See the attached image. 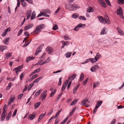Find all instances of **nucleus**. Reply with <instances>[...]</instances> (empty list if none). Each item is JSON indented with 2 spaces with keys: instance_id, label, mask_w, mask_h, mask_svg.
Segmentation results:
<instances>
[{
  "instance_id": "f257e3e1",
  "label": "nucleus",
  "mask_w": 124,
  "mask_h": 124,
  "mask_svg": "<svg viewBox=\"0 0 124 124\" xmlns=\"http://www.w3.org/2000/svg\"><path fill=\"white\" fill-rule=\"evenodd\" d=\"M45 27V25L43 24H41L37 26L36 28L31 33L32 34L35 36L41 32V30L44 28Z\"/></svg>"
},
{
  "instance_id": "f03ea898",
  "label": "nucleus",
  "mask_w": 124,
  "mask_h": 124,
  "mask_svg": "<svg viewBox=\"0 0 124 124\" xmlns=\"http://www.w3.org/2000/svg\"><path fill=\"white\" fill-rule=\"evenodd\" d=\"M98 18L100 22L103 24H105L106 23L109 24L110 23V21L106 15H105L104 19L101 16H98Z\"/></svg>"
},
{
  "instance_id": "7ed1b4c3",
  "label": "nucleus",
  "mask_w": 124,
  "mask_h": 124,
  "mask_svg": "<svg viewBox=\"0 0 124 124\" xmlns=\"http://www.w3.org/2000/svg\"><path fill=\"white\" fill-rule=\"evenodd\" d=\"M68 9L70 11H73L77 8H79V7L75 4H68L66 5Z\"/></svg>"
},
{
  "instance_id": "20e7f679",
  "label": "nucleus",
  "mask_w": 124,
  "mask_h": 124,
  "mask_svg": "<svg viewBox=\"0 0 124 124\" xmlns=\"http://www.w3.org/2000/svg\"><path fill=\"white\" fill-rule=\"evenodd\" d=\"M85 24L79 23L77 25L75 28L73 29V30L77 31L79 30L81 27H83V26L85 27Z\"/></svg>"
},
{
  "instance_id": "39448f33",
  "label": "nucleus",
  "mask_w": 124,
  "mask_h": 124,
  "mask_svg": "<svg viewBox=\"0 0 124 124\" xmlns=\"http://www.w3.org/2000/svg\"><path fill=\"white\" fill-rule=\"evenodd\" d=\"M46 51L49 54H52L54 52L53 48L50 46H48L46 48Z\"/></svg>"
},
{
  "instance_id": "423d86ee",
  "label": "nucleus",
  "mask_w": 124,
  "mask_h": 124,
  "mask_svg": "<svg viewBox=\"0 0 124 124\" xmlns=\"http://www.w3.org/2000/svg\"><path fill=\"white\" fill-rule=\"evenodd\" d=\"M33 26V25L31 23H29L26 25L24 28V30L26 31L31 28Z\"/></svg>"
},
{
  "instance_id": "0eeeda50",
  "label": "nucleus",
  "mask_w": 124,
  "mask_h": 124,
  "mask_svg": "<svg viewBox=\"0 0 124 124\" xmlns=\"http://www.w3.org/2000/svg\"><path fill=\"white\" fill-rule=\"evenodd\" d=\"M99 68V67L97 65H95L92 67L91 69V70L92 72H95Z\"/></svg>"
},
{
  "instance_id": "6e6552de",
  "label": "nucleus",
  "mask_w": 124,
  "mask_h": 124,
  "mask_svg": "<svg viewBox=\"0 0 124 124\" xmlns=\"http://www.w3.org/2000/svg\"><path fill=\"white\" fill-rule=\"evenodd\" d=\"M46 91H45L43 92V93L41 94V96L40 97V98H42V101H43L45 99L46 95Z\"/></svg>"
},
{
  "instance_id": "1a4fd4ad",
  "label": "nucleus",
  "mask_w": 124,
  "mask_h": 124,
  "mask_svg": "<svg viewBox=\"0 0 124 124\" xmlns=\"http://www.w3.org/2000/svg\"><path fill=\"white\" fill-rule=\"evenodd\" d=\"M43 45L44 44H42L40 45L39 47L37 49L35 54L36 55H37L41 52L42 49V47H43Z\"/></svg>"
},
{
  "instance_id": "9d476101",
  "label": "nucleus",
  "mask_w": 124,
  "mask_h": 124,
  "mask_svg": "<svg viewBox=\"0 0 124 124\" xmlns=\"http://www.w3.org/2000/svg\"><path fill=\"white\" fill-rule=\"evenodd\" d=\"M98 2L100 3L101 5L104 7H106L107 6L106 4L102 0H98Z\"/></svg>"
},
{
  "instance_id": "9b49d317",
  "label": "nucleus",
  "mask_w": 124,
  "mask_h": 124,
  "mask_svg": "<svg viewBox=\"0 0 124 124\" xmlns=\"http://www.w3.org/2000/svg\"><path fill=\"white\" fill-rule=\"evenodd\" d=\"M119 8L118 9L117 13L118 15L121 16L122 15L123 12L120 6L119 7Z\"/></svg>"
},
{
  "instance_id": "f8f14e48",
  "label": "nucleus",
  "mask_w": 124,
  "mask_h": 124,
  "mask_svg": "<svg viewBox=\"0 0 124 124\" xmlns=\"http://www.w3.org/2000/svg\"><path fill=\"white\" fill-rule=\"evenodd\" d=\"M27 13L26 15L27 16V19L28 20L29 18L31 16V11L30 10H29L27 11Z\"/></svg>"
},
{
  "instance_id": "ddd939ff",
  "label": "nucleus",
  "mask_w": 124,
  "mask_h": 124,
  "mask_svg": "<svg viewBox=\"0 0 124 124\" xmlns=\"http://www.w3.org/2000/svg\"><path fill=\"white\" fill-rule=\"evenodd\" d=\"M9 39H10L9 38H7L5 39H4L3 40V42L5 44L8 45V43H9Z\"/></svg>"
},
{
  "instance_id": "4468645a",
  "label": "nucleus",
  "mask_w": 124,
  "mask_h": 124,
  "mask_svg": "<svg viewBox=\"0 0 124 124\" xmlns=\"http://www.w3.org/2000/svg\"><path fill=\"white\" fill-rule=\"evenodd\" d=\"M35 114L34 113H33L32 115L31 114H30L28 117V119L31 120H33L35 117Z\"/></svg>"
},
{
  "instance_id": "2eb2a0df",
  "label": "nucleus",
  "mask_w": 124,
  "mask_h": 124,
  "mask_svg": "<svg viewBox=\"0 0 124 124\" xmlns=\"http://www.w3.org/2000/svg\"><path fill=\"white\" fill-rule=\"evenodd\" d=\"M9 29V31H10L11 29L10 27H9L4 31L3 33L2 34V36H4L6 35L8 31V29Z\"/></svg>"
},
{
  "instance_id": "dca6fc26",
  "label": "nucleus",
  "mask_w": 124,
  "mask_h": 124,
  "mask_svg": "<svg viewBox=\"0 0 124 124\" xmlns=\"http://www.w3.org/2000/svg\"><path fill=\"white\" fill-rule=\"evenodd\" d=\"M7 46H4L2 45L0 46V51L2 52L7 48Z\"/></svg>"
},
{
  "instance_id": "f3484780",
  "label": "nucleus",
  "mask_w": 124,
  "mask_h": 124,
  "mask_svg": "<svg viewBox=\"0 0 124 124\" xmlns=\"http://www.w3.org/2000/svg\"><path fill=\"white\" fill-rule=\"evenodd\" d=\"M117 29L120 35H124V33L123 31L120 28L118 27L117 28Z\"/></svg>"
},
{
  "instance_id": "a211bd4d",
  "label": "nucleus",
  "mask_w": 124,
  "mask_h": 124,
  "mask_svg": "<svg viewBox=\"0 0 124 124\" xmlns=\"http://www.w3.org/2000/svg\"><path fill=\"white\" fill-rule=\"evenodd\" d=\"M106 28L105 27H104L101 30L100 34L102 35L106 34Z\"/></svg>"
},
{
  "instance_id": "6ab92c4d",
  "label": "nucleus",
  "mask_w": 124,
  "mask_h": 124,
  "mask_svg": "<svg viewBox=\"0 0 124 124\" xmlns=\"http://www.w3.org/2000/svg\"><path fill=\"white\" fill-rule=\"evenodd\" d=\"M101 55L100 54V53H98L95 56V58H96L98 61V60L101 58Z\"/></svg>"
},
{
  "instance_id": "aec40b11",
  "label": "nucleus",
  "mask_w": 124,
  "mask_h": 124,
  "mask_svg": "<svg viewBox=\"0 0 124 124\" xmlns=\"http://www.w3.org/2000/svg\"><path fill=\"white\" fill-rule=\"evenodd\" d=\"M41 103L40 102H38L35 103L34 105V108L36 109L37 108L40 104Z\"/></svg>"
},
{
  "instance_id": "412c9836",
  "label": "nucleus",
  "mask_w": 124,
  "mask_h": 124,
  "mask_svg": "<svg viewBox=\"0 0 124 124\" xmlns=\"http://www.w3.org/2000/svg\"><path fill=\"white\" fill-rule=\"evenodd\" d=\"M36 16V13L34 11L32 13L31 16V20H32L35 18Z\"/></svg>"
},
{
  "instance_id": "4be33fe9",
  "label": "nucleus",
  "mask_w": 124,
  "mask_h": 124,
  "mask_svg": "<svg viewBox=\"0 0 124 124\" xmlns=\"http://www.w3.org/2000/svg\"><path fill=\"white\" fill-rule=\"evenodd\" d=\"M35 57H27L26 60V61L27 62L31 60H32L34 59Z\"/></svg>"
},
{
  "instance_id": "5701e85b",
  "label": "nucleus",
  "mask_w": 124,
  "mask_h": 124,
  "mask_svg": "<svg viewBox=\"0 0 124 124\" xmlns=\"http://www.w3.org/2000/svg\"><path fill=\"white\" fill-rule=\"evenodd\" d=\"M79 86V84L78 85L75 87L73 91V93L74 94L76 93L77 90Z\"/></svg>"
},
{
  "instance_id": "b1692460",
  "label": "nucleus",
  "mask_w": 124,
  "mask_h": 124,
  "mask_svg": "<svg viewBox=\"0 0 124 124\" xmlns=\"http://www.w3.org/2000/svg\"><path fill=\"white\" fill-rule=\"evenodd\" d=\"M90 61L92 63H94L97 61V59L95 57L94 58H90Z\"/></svg>"
},
{
  "instance_id": "393cba45",
  "label": "nucleus",
  "mask_w": 124,
  "mask_h": 124,
  "mask_svg": "<svg viewBox=\"0 0 124 124\" xmlns=\"http://www.w3.org/2000/svg\"><path fill=\"white\" fill-rule=\"evenodd\" d=\"M102 103V101H98L96 104L95 107H97L98 108L101 105Z\"/></svg>"
},
{
  "instance_id": "a878e982",
  "label": "nucleus",
  "mask_w": 124,
  "mask_h": 124,
  "mask_svg": "<svg viewBox=\"0 0 124 124\" xmlns=\"http://www.w3.org/2000/svg\"><path fill=\"white\" fill-rule=\"evenodd\" d=\"M11 115V112L10 111L6 117V120L7 121H8L10 118Z\"/></svg>"
},
{
  "instance_id": "bb28decb",
  "label": "nucleus",
  "mask_w": 124,
  "mask_h": 124,
  "mask_svg": "<svg viewBox=\"0 0 124 124\" xmlns=\"http://www.w3.org/2000/svg\"><path fill=\"white\" fill-rule=\"evenodd\" d=\"M93 88H95L96 87L98 86L99 84V82H97L93 83Z\"/></svg>"
},
{
  "instance_id": "cd10ccee",
  "label": "nucleus",
  "mask_w": 124,
  "mask_h": 124,
  "mask_svg": "<svg viewBox=\"0 0 124 124\" xmlns=\"http://www.w3.org/2000/svg\"><path fill=\"white\" fill-rule=\"evenodd\" d=\"M88 100V99L87 98L84 100L82 102V105H85Z\"/></svg>"
},
{
  "instance_id": "c85d7f7f",
  "label": "nucleus",
  "mask_w": 124,
  "mask_h": 124,
  "mask_svg": "<svg viewBox=\"0 0 124 124\" xmlns=\"http://www.w3.org/2000/svg\"><path fill=\"white\" fill-rule=\"evenodd\" d=\"M72 54L71 52L67 53L65 54L67 58H69L71 56Z\"/></svg>"
},
{
  "instance_id": "c756f323",
  "label": "nucleus",
  "mask_w": 124,
  "mask_h": 124,
  "mask_svg": "<svg viewBox=\"0 0 124 124\" xmlns=\"http://www.w3.org/2000/svg\"><path fill=\"white\" fill-rule=\"evenodd\" d=\"M6 115L4 114H2L1 118V120L2 121H4L6 116Z\"/></svg>"
},
{
  "instance_id": "7c9ffc66",
  "label": "nucleus",
  "mask_w": 124,
  "mask_h": 124,
  "mask_svg": "<svg viewBox=\"0 0 124 124\" xmlns=\"http://www.w3.org/2000/svg\"><path fill=\"white\" fill-rule=\"evenodd\" d=\"M78 14L76 13H74L72 15V17L73 18L76 19L78 17Z\"/></svg>"
},
{
  "instance_id": "2f4dec72",
  "label": "nucleus",
  "mask_w": 124,
  "mask_h": 124,
  "mask_svg": "<svg viewBox=\"0 0 124 124\" xmlns=\"http://www.w3.org/2000/svg\"><path fill=\"white\" fill-rule=\"evenodd\" d=\"M117 2L118 4L122 5L124 4V0H118Z\"/></svg>"
},
{
  "instance_id": "473e14b6",
  "label": "nucleus",
  "mask_w": 124,
  "mask_h": 124,
  "mask_svg": "<svg viewBox=\"0 0 124 124\" xmlns=\"http://www.w3.org/2000/svg\"><path fill=\"white\" fill-rule=\"evenodd\" d=\"M20 1L22 3V5L23 6L25 7L26 6V3L24 1V0H20Z\"/></svg>"
},
{
  "instance_id": "72a5a7b5",
  "label": "nucleus",
  "mask_w": 124,
  "mask_h": 124,
  "mask_svg": "<svg viewBox=\"0 0 124 124\" xmlns=\"http://www.w3.org/2000/svg\"><path fill=\"white\" fill-rule=\"evenodd\" d=\"M38 74H36L35 75H33L32 78H31L30 79V81H31L33 79L35 78H36L38 77Z\"/></svg>"
},
{
  "instance_id": "f704fd0d",
  "label": "nucleus",
  "mask_w": 124,
  "mask_h": 124,
  "mask_svg": "<svg viewBox=\"0 0 124 124\" xmlns=\"http://www.w3.org/2000/svg\"><path fill=\"white\" fill-rule=\"evenodd\" d=\"M76 74H73L70 77L71 79V80L72 82V81L76 77Z\"/></svg>"
},
{
  "instance_id": "c9c22d12",
  "label": "nucleus",
  "mask_w": 124,
  "mask_h": 124,
  "mask_svg": "<svg viewBox=\"0 0 124 124\" xmlns=\"http://www.w3.org/2000/svg\"><path fill=\"white\" fill-rule=\"evenodd\" d=\"M43 13L44 14H49L50 13V12L49 10L48 9H45L43 11Z\"/></svg>"
},
{
  "instance_id": "e433bc0d",
  "label": "nucleus",
  "mask_w": 124,
  "mask_h": 124,
  "mask_svg": "<svg viewBox=\"0 0 124 124\" xmlns=\"http://www.w3.org/2000/svg\"><path fill=\"white\" fill-rule=\"evenodd\" d=\"M68 117L69 116H68L66 118L63 120L61 122V124H64L66 122V121L68 119Z\"/></svg>"
},
{
  "instance_id": "4c0bfd02",
  "label": "nucleus",
  "mask_w": 124,
  "mask_h": 124,
  "mask_svg": "<svg viewBox=\"0 0 124 124\" xmlns=\"http://www.w3.org/2000/svg\"><path fill=\"white\" fill-rule=\"evenodd\" d=\"M42 91V90H41V89L39 90H38L36 92L35 95H36L37 96L39 95V94L40 92Z\"/></svg>"
},
{
  "instance_id": "58836bf2",
  "label": "nucleus",
  "mask_w": 124,
  "mask_h": 124,
  "mask_svg": "<svg viewBox=\"0 0 124 124\" xmlns=\"http://www.w3.org/2000/svg\"><path fill=\"white\" fill-rule=\"evenodd\" d=\"M15 70L16 71V74L18 75V72L19 71H20V70L19 69L17 68H15L14 70Z\"/></svg>"
},
{
  "instance_id": "ea45409f",
  "label": "nucleus",
  "mask_w": 124,
  "mask_h": 124,
  "mask_svg": "<svg viewBox=\"0 0 124 124\" xmlns=\"http://www.w3.org/2000/svg\"><path fill=\"white\" fill-rule=\"evenodd\" d=\"M84 74L83 73H82L81 75V76L80 78L79 81H82L84 78Z\"/></svg>"
},
{
  "instance_id": "a19ab883",
  "label": "nucleus",
  "mask_w": 124,
  "mask_h": 124,
  "mask_svg": "<svg viewBox=\"0 0 124 124\" xmlns=\"http://www.w3.org/2000/svg\"><path fill=\"white\" fill-rule=\"evenodd\" d=\"M58 29L57 25L56 24H55L53 27V29L54 30H55Z\"/></svg>"
},
{
  "instance_id": "79ce46f5",
  "label": "nucleus",
  "mask_w": 124,
  "mask_h": 124,
  "mask_svg": "<svg viewBox=\"0 0 124 124\" xmlns=\"http://www.w3.org/2000/svg\"><path fill=\"white\" fill-rule=\"evenodd\" d=\"M87 11L88 12H90L93 11L92 8L91 7H90L87 9Z\"/></svg>"
},
{
  "instance_id": "37998d69",
  "label": "nucleus",
  "mask_w": 124,
  "mask_h": 124,
  "mask_svg": "<svg viewBox=\"0 0 124 124\" xmlns=\"http://www.w3.org/2000/svg\"><path fill=\"white\" fill-rule=\"evenodd\" d=\"M67 86L66 85L63 84V85L62 86V92L64 90Z\"/></svg>"
},
{
  "instance_id": "c03bdc74",
  "label": "nucleus",
  "mask_w": 124,
  "mask_h": 124,
  "mask_svg": "<svg viewBox=\"0 0 124 124\" xmlns=\"http://www.w3.org/2000/svg\"><path fill=\"white\" fill-rule=\"evenodd\" d=\"M78 100H74L71 103V105H73L76 104V103L77 102Z\"/></svg>"
},
{
  "instance_id": "a18cd8bd",
  "label": "nucleus",
  "mask_w": 124,
  "mask_h": 124,
  "mask_svg": "<svg viewBox=\"0 0 124 124\" xmlns=\"http://www.w3.org/2000/svg\"><path fill=\"white\" fill-rule=\"evenodd\" d=\"M79 19L80 20H85L86 19L85 16H81L79 17Z\"/></svg>"
},
{
  "instance_id": "49530a36",
  "label": "nucleus",
  "mask_w": 124,
  "mask_h": 124,
  "mask_svg": "<svg viewBox=\"0 0 124 124\" xmlns=\"http://www.w3.org/2000/svg\"><path fill=\"white\" fill-rule=\"evenodd\" d=\"M33 85L34 84L33 83H32L30 84L28 87V91H29L30 90L31 88L33 86Z\"/></svg>"
},
{
  "instance_id": "de8ad7c7",
  "label": "nucleus",
  "mask_w": 124,
  "mask_h": 124,
  "mask_svg": "<svg viewBox=\"0 0 124 124\" xmlns=\"http://www.w3.org/2000/svg\"><path fill=\"white\" fill-rule=\"evenodd\" d=\"M40 69H36L33 72H32V74H35L36 73H38L39 72Z\"/></svg>"
},
{
  "instance_id": "09e8293b",
  "label": "nucleus",
  "mask_w": 124,
  "mask_h": 124,
  "mask_svg": "<svg viewBox=\"0 0 124 124\" xmlns=\"http://www.w3.org/2000/svg\"><path fill=\"white\" fill-rule=\"evenodd\" d=\"M20 2L19 1V0L18 1V2L17 3V5L16 7L15 8V11L16 12L17 8L18 7H19L20 6Z\"/></svg>"
},
{
  "instance_id": "8fccbe9b",
  "label": "nucleus",
  "mask_w": 124,
  "mask_h": 124,
  "mask_svg": "<svg viewBox=\"0 0 124 124\" xmlns=\"http://www.w3.org/2000/svg\"><path fill=\"white\" fill-rule=\"evenodd\" d=\"M62 93H62H60V94L57 96V98L56 99L55 102H57L58 101L59 99L60 98V97Z\"/></svg>"
},
{
  "instance_id": "3c124183",
  "label": "nucleus",
  "mask_w": 124,
  "mask_h": 124,
  "mask_svg": "<svg viewBox=\"0 0 124 124\" xmlns=\"http://www.w3.org/2000/svg\"><path fill=\"white\" fill-rule=\"evenodd\" d=\"M56 90H55L52 91L51 92L50 94V96L51 97H52L55 93L56 92Z\"/></svg>"
},
{
  "instance_id": "603ef678",
  "label": "nucleus",
  "mask_w": 124,
  "mask_h": 124,
  "mask_svg": "<svg viewBox=\"0 0 124 124\" xmlns=\"http://www.w3.org/2000/svg\"><path fill=\"white\" fill-rule=\"evenodd\" d=\"M11 55V53H7L6 54V57L7 58H8L10 57Z\"/></svg>"
},
{
  "instance_id": "864d4df0",
  "label": "nucleus",
  "mask_w": 124,
  "mask_h": 124,
  "mask_svg": "<svg viewBox=\"0 0 124 124\" xmlns=\"http://www.w3.org/2000/svg\"><path fill=\"white\" fill-rule=\"evenodd\" d=\"M107 4L109 6H111V5L109 0H105Z\"/></svg>"
},
{
  "instance_id": "5fc2aeb1",
  "label": "nucleus",
  "mask_w": 124,
  "mask_h": 124,
  "mask_svg": "<svg viewBox=\"0 0 124 124\" xmlns=\"http://www.w3.org/2000/svg\"><path fill=\"white\" fill-rule=\"evenodd\" d=\"M88 79V78H87L86 79H85L84 81L83 82V84L84 85H85L86 83L87 82Z\"/></svg>"
},
{
  "instance_id": "6e6d98bb",
  "label": "nucleus",
  "mask_w": 124,
  "mask_h": 124,
  "mask_svg": "<svg viewBox=\"0 0 124 124\" xmlns=\"http://www.w3.org/2000/svg\"><path fill=\"white\" fill-rule=\"evenodd\" d=\"M23 30L22 29L20 30L18 33H17V36H19L22 33Z\"/></svg>"
},
{
  "instance_id": "4d7b16f0",
  "label": "nucleus",
  "mask_w": 124,
  "mask_h": 124,
  "mask_svg": "<svg viewBox=\"0 0 124 124\" xmlns=\"http://www.w3.org/2000/svg\"><path fill=\"white\" fill-rule=\"evenodd\" d=\"M46 113V112H45L44 114H42L40 115L39 116V119L40 118L41 119L44 116V115Z\"/></svg>"
},
{
  "instance_id": "13d9d810",
  "label": "nucleus",
  "mask_w": 124,
  "mask_h": 124,
  "mask_svg": "<svg viewBox=\"0 0 124 124\" xmlns=\"http://www.w3.org/2000/svg\"><path fill=\"white\" fill-rule=\"evenodd\" d=\"M61 110H60L59 111L57 112V113H56V115L55 116L54 118H56V116H57L59 115V114H60V112H61Z\"/></svg>"
},
{
  "instance_id": "bf43d9fd",
  "label": "nucleus",
  "mask_w": 124,
  "mask_h": 124,
  "mask_svg": "<svg viewBox=\"0 0 124 124\" xmlns=\"http://www.w3.org/2000/svg\"><path fill=\"white\" fill-rule=\"evenodd\" d=\"M62 78H61L59 79V82L58 84V85H61L62 83Z\"/></svg>"
},
{
  "instance_id": "052dcab7",
  "label": "nucleus",
  "mask_w": 124,
  "mask_h": 124,
  "mask_svg": "<svg viewBox=\"0 0 124 124\" xmlns=\"http://www.w3.org/2000/svg\"><path fill=\"white\" fill-rule=\"evenodd\" d=\"M44 13H43V12H42L39 14L38 16L36 17H40L42 15H43L44 16Z\"/></svg>"
},
{
  "instance_id": "680f3d73",
  "label": "nucleus",
  "mask_w": 124,
  "mask_h": 124,
  "mask_svg": "<svg viewBox=\"0 0 124 124\" xmlns=\"http://www.w3.org/2000/svg\"><path fill=\"white\" fill-rule=\"evenodd\" d=\"M17 111V110L16 109H15L13 113L12 116H15L16 114V112Z\"/></svg>"
},
{
  "instance_id": "e2e57ef3",
  "label": "nucleus",
  "mask_w": 124,
  "mask_h": 124,
  "mask_svg": "<svg viewBox=\"0 0 124 124\" xmlns=\"http://www.w3.org/2000/svg\"><path fill=\"white\" fill-rule=\"evenodd\" d=\"M116 121V119H114L111 122L110 124H115Z\"/></svg>"
},
{
  "instance_id": "0e129e2a",
  "label": "nucleus",
  "mask_w": 124,
  "mask_h": 124,
  "mask_svg": "<svg viewBox=\"0 0 124 124\" xmlns=\"http://www.w3.org/2000/svg\"><path fill=\"white\" fill-rule=\"evenodd\" d=\"M97 108V107H95V108H94L93 111V113L94 114L96 111Z\"/></svg>"
},
{
  "instance_id": "69168bd1",
  "label": "nucleus",
  "mask_w": 124,
  "mask_h": 124,
  "mask_svg": "<svg viewBox=\"0 0 124 124\" xmlns=\"http://www.w3.org/2000/svg\"><path fill=\"white\" fill-rule=\"evenodd\" d=\"M23 94L21 93L20 95H19L18 97V99H21V97H22L23 96Z\"/></svg>"
},
{
  "instance_id": "338daca9",
  "label": "nucleus",
  "mask_w": 124,
  "mask_h": 124,
  "mask_svg": "<svg viewBox=\"0 0 124 124\" xmlns=\"http://www.w3.org/2000/svg\"><path fill=\"white\" fill-rule=\"evenodd\" d=\"M54 117V116H52L49 119L48 122V123H50L52 121V119Z\"/></svg>"
},
{
  "instance_id": "774afa93",
  "label": "nucleus",
  "mask_w": 124,
  "mask_h": 124,
  "mask_svg": "<svg viewBox=\"0 0 124 124\" xmlns=\"http://www.w3.org/2000/svg\"><path fill=\"white\" fill-rule=\"evenodd\" d=\"M60 9V8L59 7L56 10L55 12L54 15L56 14L59 11V10Z\"/></svg>"
}]
</instances>
